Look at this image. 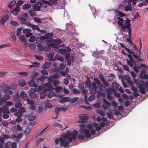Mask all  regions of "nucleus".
Instances as JSON below:
<instances>
[{
    "label": "nucleus",
    "mask_w": 148,
    "mask_h": 148,
    "mask_svg": "<svg viewBox=\"0 0 148 148\" xmlns=\"http://www.w3.org/2000/svg\"><path fill=\"white\" fill-rule=\"evenodd\" d=\"M77 135V131L75 130L73 131V134L68 131L63 136V138H56L54 142L56 145H58L59 140L61 145L64 146V147L66 148L69 146V143L71 142L72 140H75L76 139Z\"/></svg>",
    "instance_id": "1"
},
{
    "label": "nucleus",
    "mask_w": 148,
    "mask_h": 148,
    "mask_svg": "<svg viewBox=\"0 0 148 148\" xmlns=\"http://www.w3.org/2000/svg\"><path fill=\"white\" fill-rule=\"evenodd\" d=\"M125 49L130 53L127 55L130 60H127V63L129 66L132 67L135 64V61L133 59L132 56L131 54L133 56L135 59L136 61L138 62H143V60L140 58V51L139 54L137 55L136 54H135L134 52L133 51L130 50L127 47H125Z\"/></svg>",
    "instance_id": "2"
},
{
    "label": "nucleus",
    "mask_w": 148,
    "mask_h": 148,
    "mask_svg": "<svg viewBox=\"0 0 148 148\" xmlns=\"http://www.w3.org/2000/svg\"><path fill=\"white\" fill-rule=\"evenodd\" d=\"M94 80L95 82L91 83V81L88 77V80L85 82L86 87L88 88L90 92L92 94H95L97 90L98 87L97 84L99 85L100 87L102 86V84H100V81L98 78L95 77Z\"/></svg>",
    "instance_id": "3"
},
{
    "label": "nucleus",
    "mask_w": 148,
    "mask_h": 148,
    "mask_svg": "<svg viewBox=\"0 0 148 148\" xmlns=\"http://www.w3.org/2000/svg\"><path fill=\"white\" fill-rule=\"evenodd\" d=\"M131 21L128 18H126L125 22L123 24V22H122L119 21L118 22V24L121 26L119 27L121 30L123 32H125L126 31V28L127 29L129 35H131V24L130 23Z\"/></svg>",
    "instance_id": "4"
},
{
    "label": "nucleus",
    "mask_w": 148,
    "mask_h": 148,
    "mask_svg": "<svg viewBox=\"0 0 148 148\" xmlns=\"http://www.w3.org/2000/svg\"><path fill=\"white\" fill-rule=\"evenodd\" d=\"M138 82V80H136L135 81V83L138 86V87L140 89V93L143 94H145L147 89L145 88L146 87V85L139 84Z\"/></svg>",
    "instance_id": "5"
},
{
    "label": "nucleus",
    "mask_w": 148,
    "mask_h": 148,
    "mask_svg": "<svg viewBox=\"0 0 148 148\" xmlns=\"http://www.w3.org/2000/svg\"><path fill=\"white\" fill-rule=\"evenodd\" d=\"M79 118L81 120V122L86 123L88 120V116L85 114H83L79 116Z\"/></svg>",
    "instance_id": "6"
},
{
    "label": "nucleus",
    "mask_w": 148,
    "mask_h": 148,
    "mask_svg": "<svg viewBox=\"0 0 148 148\" xmlns=\"http://www.w3.org/2000/svg\"><path fill=\"white\" fill-rule=\"evenodd\" d=\"M41 4L40 3H36L33 6V9L35 11H40L41 9Z\"/></svg>",
    "instance_id": "7"
},
{
    "label": "nucleus",
    "mask_w": 148,
    "mask_h": 148,
    "mask_svg": "<svg viewBox=\"0 0 148 148\" xmlns=\"http://www.w3.org/2000/svg\"><path fill=\"white\" fill-rule=\"evenodd\" d=\"M10 89V88L9 86L5 87L3 90V92L6 94L12 95L13 94V92Z\"/></svg>",
    "instance_id": "8"
},
{
    "label": "nucleus",
    "mask_w": 148,
    "mask_h": 148,
    "mask_svg": "<svg viewBox=\"0 0 148 148\" xmlns=\"http://www.w3.org/2000/svg\"><path fill=\"white\" fill-rule=\"evenodd\" d=\"M9 18V16L8 15H6L3 17L0 20V23L2 25H4L5 22Z\"/></svg>",
    "instance_id": "9"
},
{
    "label": "nucleus",
    "mask_w": 148,
    "mask_h": 148,
    "mask_svg": "<svg viewBox=\"0 0 148 148\" xmlns=\"http://www.w3.org/2000/svg\"><path fill=\"white\" fill-rule=\"evenodd\" d=\"M70 98L69 97H65L61 99L59 102L61 103H64V102H68L70 101Z\"/></svg>",
    "instance_id": "10"
},
{
    "label": "nucleus",
    "mask_w": 148,
    "mask_h": 148,
    "mask_svg": "<svg viewBox=\"0 0 148 148\" xmlns=\"http://www.w3.org/2000/svg\"><path fill=\"white\" fill-rule=\"evenodd\" d=\"M140 75L142 78H144L145 79H148V75L145 73L143 71H142L140 73Z\"/></svg>",
    "instance_id": "11"
},
{
    "label": "nucleus",
    "mask_w": 148,
    "mask_h": 148,
    "mask_svg": "<svg viewBox=\"0 0 148 148\" xmlns=\"http://www.w3.org/2000/svg\"><path fill=\"white\" fill-rule=\"evenodd\" d=\"M86 137L87 138H90L91 136V135L90 133V131L88 129H86L84 130Z\"/></svg>",
    "instance_id": "12"
},
{
    "label": "nucleus",
    "mask_w": 148,
    "mask_h": 148,
    "mask_svg": "<svg viewBox=\"0 0 148 148\" xmlns=\"http://www.w3.org/2000/svg\"><path fill=\"white\" fill-rule=\"evenodd\" d=\"M29 84L31 86L34 87H37L38 85L36 84L35 82L33 80H31L29 82Z\"/></svg>",
    "instance_id": "13"
},
{
    "label": "nucleus",
    "mask_w": 148,
    "mask_h": 148,
    "mask_svg": "<svg viewBox=\"0 0 148 148\" xmlns=\"http://www.w3.org/2000/svg\"><path fill=\"white\" fill-rule=\"evenodd\" d=\"M119 86V84L115 82H113L112 84V87L113 90L117 89Z\"/></svg>",
    "instance_id": "14"
},
{
    "label": "nucleus",
    "mask_w": 148,
    "mask_h": 148,
    "mask_svg": "<svg viewBox=\"0 0 148 148\" xmlns=\"http://www.w3.org/2000/svg\"><path fill=\"white\" fill-rule=\"evenodd\" d=\"M31 7V5L28 3H26L23 5L22 7V8L23 10H27L29 9Z\"/></svg>",
    "instance_id": "15"
},
{
    "label": "nucleus",
    "mask_w": 148,
    "mask_h": 148,
    "mask_svg": "<svg viewBox=\"0 0 148 148\" xmlns=\"http://www.w3.org/2000/svg\"><path fill=\"white\" fill-rule=\"evenodd\" d=\"M34 57L36 60L38 61H41L43 59V57L40 55H35Z\"/></svg>",
    "instance_id": "16"
},
{
    "label": "nucleus",
    "mask_w": 148,
    "mask_h": 148,
    "mask_svg": "<svg viewBox=\"0 0 148 148\" xmlns=\"http://www.w3.org/2000/svg\"><path fill=\"white\" fill-rule=\"evenodd\" d=\"M19 39L20 41L23 42L25 44L26 43V42L25 41V37L23 35L20 36L19 37Z\"/></svg>",
    "instance_id": "17"
},
{
    "label": "nucleus",
    "mask_w": 148,
    "mask_h": 148,
    "mask_svg": "<svg viewBox=\"0 0 148 148\" xmlns=\"http://www.w3.org/2000/svg\"><path fill=\"white\" fill-rule=\"evenodd\" d=\"M18 84L19 86L23 87L26 84V83L25 81L22 79L19 82Z\"/></svg>",
    "instance_id": "18"
},
{
    "label": "nucleus",
    "mask_w": 148,
    "mask_h": 148,
    "mask_svg": "<svg viewBox=\"0 0 148 148\" xmlns=\"http://www.w3.org/2000/svg\"><path fill=\"white\" fill-rule=\"evenodd\" d=\"M40 64L39 63H38L37 62H35L32 63V65H29V67L30 68L32 67H37L39 66Z\"/></svg>",
    "instance_id": "19"
},
{
    "label": "nucleus",
    "mask_w": 148,
    "mask_h": 148,
    "mask_svg": "<svg viewBox=\"0 0 148 148\" xmlns=\"http://www.w3.org/2000/svg\"><path fill=\"white\" fill-rule=\"evenodd\" d=\"M86 137L85 135L83 134H79L78 136V139L79 140H84Z\"/></svg>",
    "instance_id": "20"
},
{
    "label": "nucleus",
    "mask_w": 148,
    "mask_h": 148,
    "mask_svg": "<svg viewBox=\"0 0 148 148\" xmlns=\"http://www.w3.org/2000/svg\"><path fill=\"white\" fill-rule=\"evenodd\" d=\"M133 69L136 72L138 73L139 72V69H140V66L135 65L133 67Z\"/></svg>",
    "instance_id": "21"
},
{
    "label": "nucleus",
    "mask_w": 148,
    "mask_h": 148,
    "mask_svg": "<svg viewBox=\"0 0 148 148\" xmlns=\"http://www.w3.org/2000/svg\"><path fill=\"white\" fill-rule=\"evenodd\" d=\"M16 3V2L15 1L13 0L11 1L8 5L9 8L10 9H12V6L14 5Z\"/></svg>",
    "instance_id": "22"
},
{
    "label": "nucleus",
    "mask_w": 148,
    "mask_h": 148,
    "mask_svg": "<svg viewBox=\"0 0 148 148\" xmlns=\"http://www.w3.org/2000/svg\"><path fill=\"white\" fill-rule=\"evenodd\" d=\"M44 85L49 89H52V87L51 86V83L50 82L48 81L47 83L44 84Z\"/></svg>",
    "instance_id": "23"
},
{
    "label": "nucleus",
    "mask_w": 148,
    "mask_h": 148,
    "mask_svg": "<svg viewBox=\"0 0 148 148\" xmlns=\"http://www.w3.org/2000/svg\"><path fill=\"white\" fill-rule=\"evenodd\" d=\"M49 46L53 48H58L59 47L58 45L56 44V43H51L49 45Z\"/></svg>",
    "instance_id": "24"
},
{
    "label": "nucleus",
    "mask_w": 148,
    "mask_h": 148,
    "mask_svg": "<svg viewBox=\"0 0 148 148\" xmlns=\"http://www.w3.org/2000/svg\"><path fill=\"white\" fill-rule=\"evenodd\" d=\"M36 88H33L30 89L28 91V93L29 94H32V93H34L36 92Z\"/></svg>",
    "instance_id": "25"
},
{
    "label": "nucleus",
    "mask_w": 148,
    "mask_h": 148,
    "mask_svg": "<svg viewBox=\"0 0 148 148\" xmlns=\"http://www.w3.org/2000/svg\"><path fill=\"white\" fill-rule=\"evenodd\" d=\"M103 101L104 104L105 105L108 106H111V104L110 103L105 99H103Z\"/></svg>",
    "instance_id": "26"
},
{
    "label": "nucleus",
    "mask_w": 148,
    "mask_h": 148,
    "mask_svg": "<svg viewBox=\"0 0 148 148\" xmlns=\"http://www.w3.org/2000/svg\"><path fill=\"white\" fill-rule=\"evenodd\" d=\"M38 49L40 51H42L44 46L41 43H39L37 45Z\"/></svg>",
    "instance_id": "27"
},
{
    "label": "nucleus",
    "mask_w": 148,
    "mask_h": 148,
    "mask_svg": "<svg viewBox=\"0 0 148 148\" xmlns=\"http://www.w3.org/2000/svg\"><path fill=\"white\" fill-rule=\"evenodd\" d=\"M9 23L12 25H18V22L14 21L12 20L10 21Z\"/></svg>",
    "instance_id": "28"
},
{
    "label": "nucleus",
    "mask_w": 148,
    "mask_h": 148,
    "mask_svg": "<svg viewBox=\"0 0 148 148\" xmlns=\"http://www.w3.org/2000/svg\"><path fill=\"white\" fill-rule=\"evenodd\" d=\"M51 48L49 46H45L44 47L42 51H49L51 50Z\"/></svg>",
    "instance_id": "29"
},
{
    "label": "nucleus",
    "mask_w": 148,
    "mask_h": 148,
    "mask_svg": "<svg viewBox=\"0 0 148 148\" xmlns=\"http://www.w3.org/2000/svg\"><path fill=\"white\" fill-rule=\"evenodd\" d=\"M36 37L35 36H32L30 37L29 39L28 40L29 42H33L35 41Z\"/></svg>",
    "instance_id": "30"
},
{
    "label": "nucleus",
    "mask_w": 148,
    "mask_h": 148,
    "mask_svg": "<svg viewBox=\"0 0 148 148\" xmlns=\"http://www.w3.org/2000/svg\"><path fill=\"white\" fill-rule=\"evenodd\" d=\"M50 66V64L49 63H45L42 65V67L47 69Z\"/></svg>",
    "instance_id": "31"
},
{
    "label": "nucleus",
    "mask_w": 148,
    "mask_h": 148,
    "mask_svg": "<svg viewBox=\"0 0 148 148\" xmlns=\"http://www.w3.org/2000/svg\"><path fill=\"white\" fill-rule=\"evenodd\" d=\"M44 88V87L41 86H39L36 89V92H41L42 90H43Z\"/></svg>",
    "instance_id": "32"
},
{
    "label": "nucleus",
    "mask_w": 148,
    "mask_h": 148,
    "mask_svg": "<svg viewBox=\"0 0 148 148\" xmlns=\"http://www.w3.org/2000/svg\"><path fill=\"white\" fill-rule=\"evenodd\" d=\"M22 29V28L20 27L17 29L16 34L17 36H18L20 35Z\"/></svg>",
    "instance_id": "33"
},
{
    "label": "nucleus",
    "mask_w": 148,
    "mask_h": 148,
    "mask_svg": "<svg viewBox=\"0 0 148 148\" xmlns=\"http://www.w3.org/2000/svg\"><path fill=\"white\" fill-rule=\"evenodd\" d=\"M60 57V55L58 53L56 54L54 58L53 59H49V61H54L56 60H58Z\"/></svg>",
    "instance_id": "34"
},
{
    "label": "nucleus",
    "mask_w": 148,
    "mask_h": 148,
    "mask_svg": "<svg viewBox=\"0 0 148 148\" xmlns=\"http://www.w3.org/2000/svg\"><path fill=\"white\" fill-rule=\"evenodd\" d=\"M78 99V98L77 97L72 98L70 100V101L71 103H73L75 102Z\"/></svg>",
    "instance_id": "35"
},
{
    "label": "nucleus",
    "mask_w": 148,
    "mask_h": 148,
    "mask_svg": "<svg viewBox=\"0 0 148 148\" xmlns=\"http://www.w3.org/2000/svg\"><path fill=\"white\" fill-rule=\"evenodd\" d=\"M32 28L34 29L37 30L38 31H39L40 30V28L39 26L38 25H32Z\"/></svg>",
    "instance_id": "36"
},
{
    "label": "nucleus",
    "mask_w": 148,
    "mask_h": 148,
    "mask_svg": "<svg viewBox=\"0 0 148 148\" xmlns=\"http://www.w3.org/2000/svg\"><path fill=\"white\" fill-rule=\"evenodd\" d=\"M3 115L2 116V117L5 119H7L9 117V115L7 113H5V111L4 110L3 111Z\"/></svg>",
    "instance_id": "37"
},
{
    "label": "nucleus",
    "mask_w": 148,
    "mask_h": 148,
    "mask_svg": "<svg viewBox=\"0 0 148 148\" xmlns=\"http://www.w3.org/2000/svg\"><path fill=\"white\" fill-rule=\"evenodd\" d=\"M22 106L21 103L20 102H16L15 105L16 108H18L21 107Z\"/></svg>",
    "instance_id": "38"
},
{
    "label": "nucleus",
    "mask_w": 148,
    "mask_h": 148,
    "mask_svg": "<svg viewBox=\"0 0 148 148\" xmlns=\"http://www.w3.org/2000/svg\"><path fill=\"white\" fill-rule=\"evenodd\" d=\"M46 95V93L45 92H41L40 94V97L41 99H44Z\"/></svg>",
    "instance_id": "39"
},
{
    "label": "nucleus",
    "mask_w": 148,
    "mask_h": 148,
    "mask_svg": "<svg viewBox=\"0 0 148 148\" xmlns=\"http://www.w3.org/2000/svg\"><path fill=\"white\" fill-rule=\"evenodd\" d=\"M54 55V53L53 52H51L48 55V57L49 58L53 59V57Z\"/></svg>",
    "instance_id": "40"
},
{
    "label": "nucleus",
    "mask_w": 148,
    "mask_h": 148,
    "mask_svg": "<svg viewBox=\"0 0 148 148\" xmlns=\"http://www.w3.org/2000/svg\"><path fill=\"white\" fill-rule=\"evenodd\" d=\"M21 21L22 22L23 24H26L27 22L25 19V18L23 16H21L20 17Z\"/></svg>",
    "instance_id": "41"
},
{
    "label": "nucleus",
    "mask_w": 148,
    "mask_h": 148,
    "mask_svg": "<svg viewBox=\"0 0 148 148\" xmlns=\"http://www.w3.org/2000/svg\"><path fill=\"white\" fill-rule=\"evenodd\" d=\"M20 96L23 98H25L26 97V95L24 91H21L20 94Z\"/></svg>",
    "instance_id": "42"
},
{
    "label": "nucleus",
    "mask_w": 148,
    "mask_h": 148,
    "mask_svg": "<svg viewBox=\"0 0 148 148\" xmlns=\"http://www.w3.org/2000/svg\"><path fill=\"white\" fill-rule=\"evenodd\" d=\"M95 97L94 95H90L88 98V100L89 101H91L92 100L95 99Z\"/></svg>",
    "instance_id": "43"
},
{
    "label": "nucleus",
    "mask_w": 148,
    "mask_h": 148,
    "mask_svg": "<svg viewBox=\"0 0 148 148\" xmlns=\"http://www.w3.org/2000/svg\"><path fill=\"white\" fill-rule=\"evenodd\" d=\"M36 118V117L35 116H29L28 120L30 121H32L34 120Z\"/></svg>",
    "instance_id": "44"
},
{
    "label": "nucleus",
    "mask_w": 148,
    "mask_h": 148,
    "mask_svg": "<svg viewBox=\"0 0 148 148\" xmlns=\"http://www.w3.org/2000/svg\"><path fill=\"white\" fill-rule=\"evenodd\" d=\"M11 46V44H3L1 45V48H5L6 47H10Z\"/></svg>",
    "instance_id": "45"
},
{
    "label": "nucleus",
    "mask_w": 148,
    "mask_h": 148,
    "mask_svg": "<svg viewBox=\"0 0 148 148\" xmlns=\"http://www.w3.org/2000/svg\"><path fill=\"white\" fill-rule=\"evenodd\" d=\"M62 42V41L61 39H58L57 40H55L53 41V42L56 44L58 45L60 44Z\"/></svg>",
    "instance_id": "46"
},
{
    "label": "nucleus",
    "mask_w": 148,
    "mask_h": 148,
    "mask_svg": "<svg viewBox=\"0 0 148 148\" xmlns=\"http://www.w3.org/2000/svg\"><path fill=\"white\" fill-rule=\"evenodd\" d=\"M125 10L126 11L131 10L132 7L131 6L127 5L125 6Z\"/></svg>",
    "instance_id": "47"
},
{
    "label": "nucleus",
    "mask_w": 148,
    "mask_h": 148,
    "mask_svg": "<svg viewBox=\"0 0 148 148\" xmlns=\"http://www.w3.org/2000/svg\"><path fill=\"white\" fill-rule=\"evenodd\" d=\"M18 111L19 113H21L22 114V113L24 112L25 111V110L24 108L21 107L19 108Z\"/></svg>",
    "instance_id": "48"
},
{
    "label": "nucleus",
    "mask_w": 148,
    "mask_h": 148,
    "mask_svg": "<svg viewBox=\"0 0 148 148\" xmlns=\"http://www.w3.org/2000/svg\"><path fill=\"white\" fill-rule=\"evenodd\" d=\"M136 0H130L128 1V4L129 5L131 4V2H132L133 5H135L136 3Z\"/></svg>",
    "instance_id": "49"
},
{
    "label": "nucleus",
    "mask_w": 148,
    "mask_h": 148,
    "mask_svg": "<svg viewBox=\"0 0 148 148\" xmlns=\"http://www.w3.org/2000/svg\"><path fill=\"white\" fill-rule=\"evenodd\" d=\"M131 104L130 102L129 101L127 100L125 101L124 103L125 106L126 107H128Z\"/></svg>",
    "instance_id": "50"
},
{
    "label": "nucleus",
    "mask_w": 148,
    "mask_h": 148,
    "mask_svg": "<svg viewBox=\"0 0 148 148\" xmlns=\"http://www.w3.org/2000/svg\"><path fill=\"white\" fill-rule=\"evenodd\" d=\"M60 111V108H55V112L56 114H57V116H58V114Z\"/></svg>",
    "instance_id": "51"
},
{
    "label": "nucleus",
    "mask_w": 148,
    "mask_h": 148,
    "mask_svg": "<svg viewBox=\"0 0 148 148\" xmlns=\"http://www.w3.org/2000/svg\"><path fill=\"white\" fill-rule=\"evenodd\" d=\"M79 88L81 90H82L83 89L84 87V84L82 83H80L78 86Z\"/></svg>",
    "instance_id": "52"
},
{
    "label": "nucleus",
    "mask_w": 148,
    "mask_h": 148,
    "mask_svg": "<svg viewBox=\"0 0 148 148\" xmlns=\"http://www.w3.org/2000/svg\"><path fill=\"white\" fill-rule=\"evenodd\" d=\"M56 87L55 90L57 92H59L60 90H62L63 88L61 86H57Z\"/></svg>",
    "instance_id": "53"
},
{
    "label": "nucleus",
    "mask_w": 148,
    "mask_h": 148,
    "mask_svg": "<svg viewBox=\"0 0 148 148\" xmlns=\"http://www.w3.org/2000/svg\"><path fill=\"white\" fill-rule=\"evenodd\" d=\"M53 84L54 85V86L55 87H56L59 84L58 81L56 80H54L53 82Z\"/></svg>",
    "instance_id": "54"
},
{
    "label": "nucleus",
    "mask_w": 148,
    "mask_h": 148,
    "mask_svg": "<svg viewBox=\"0 0 148 148\" xmlns=\"http://www.w3.org/2000/svg\"><path fill=\"white\" fill-rule=\"evenodd\" d=\"M123 68L124 69L125 71H129L130 70V69L129 67L126 65H124L123 66Z\"/></svg>",
    "instance_id": "55"
},
{
    "label": "nucleus",
    "mask_w": 148,
    "mask_h": 148,
    "mask_svg": "<svg viewBox=\"0 0 148 148\" xmlns=\"http://www.w3.org/2000/svg\"><path fill=\"white\" fill-rule=\"evenodd\" d=\"M41 72L42 74L44 75H47L48 74V72L45 69L41 70Z\"/></svg>",
    "instance_id": "56"
},
{
    "label": "nucleus",
    "mask_w": 148,
    "mask_h": 148,
    "mask_svg": "<svg viewBox=\"0 0 148 148\" xmlns=\"http://www.w3.org/2000/svg\"><path fill=\"white\" fill-rule=\"evenodd\" d=\"M118 16L120 17H123L125 16V14L121 12H119L118 13Z\"/></svg>",
    "instance_id": "57"
},
{
    "label": "nucleus",
    "mask_w": 148,
    "mask_h": 148,
    "mask_svg": "<svg viewBox=\"0 0 148 148\" xmlns=\"http://www.w3.org/2000/svg\"><path fill=\"white\" fill-rule=\"evenodd\" d=\"M23 32L25 33H29L31 32V30L30 29H24L23 31Z\"/></svg>",
    "instance_id": "58"
},
{
    "label": "nucleus",
    "mask_w": 148,
    "mask_h": 148,
    "mask_svg": "<svg viewBox=\"0 0 148 148\" xmlns=\"http://www.w3.org/2000/svg\"><path fill=\"white\" fill-rule=\"evenodd\" d=\"M34 19L35 22L38 23H39L41 21L40 19L38 17H35L34 18Z\"/></svg>",
    "instance_id": "59"
},
{
    "label": "nucleus",
    "mask_w": 148,
    "mask_h": 148,
    "mask_svg": "<svg viewBox=\"0 0 148 148\" xmlns=\"http://www.w3.org/2000/svg\"><path fill=\"white\" fill-rule=\"evenodd\" d=\"M54 79L52 77V75H50L49 76L48 78V79L49 80V82H53L54 80Z\"/></svg>",
    "instance_id": "60"
},
{
    "label": "nucleus",
    "mask_w": 148,
    "mask_h": 148,
    "mask_svg": "<svg viewBox=\"0 0 148 148\" xmlns=\"http://www.w3.org/2000/svg\"><path fill=\"white\" fill-rule=\"evenodd\" d=\"M97 112L101 116H103L105 115V113L102 110H99L97 111Z\"/></svg>",
    "instance_id": "61"
},
{
    "label": "nucleus",
    "mask_w": 148,
    "mask_h": 148,
    "mask_svg": "<svg viewBox=\"0 0 148 148\" xmlns=\"http://www.w3.org/2000/svg\"><path fill=\"white\" fill-rule=\"evenodd\" d=\"M99 78L100 79L101 81H103L105 79L103 75L101 74H99Z\"/></svg>",
    "instance_id": "62"
},
{
    "label": "nucleus",
    "mask_w": 148,
    "mask_h": 148,
    "mask_svg": "<svg viewBox=\"0 0 148 148\" xmlns=\"http://www.w3.org/2000/svg\"><path fill=\"white\" fill-rule=\"evenodd\" d=\"M63 82L66 85H67L69 83V80L67 78H65L64 79Z\"/></svg>",
    "instance_id": "63"
},
{
    "label": "nucleus",
    "mask_w": 148,
    "mask_h": 148,
    "mask_svg": "<svg viewBox=\"0 0 148 148\" xmlns=\"http://www.w3.org/2000/svg\"><path fill=\"white\" fill-rule=\"evenodd\" d=\"M11 145V147L12 148H16V145L15 142L12 143Z\"/></svg>",
    "instance_id": "64"
}]
</instances>
